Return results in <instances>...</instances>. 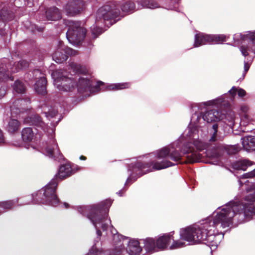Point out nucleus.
Returning a JSON list of instances; mask_svg holds the SVG:
<instances>
[{
	"mask_svg": "<svg viewBox=\"0 0 255 255\" xmlns=\"http://www.w3.org/2000/svg\"><path fill=\"white\" fill-rule=\"evenodd\" d=\"M70 67L71 77L66 76L60 70H55L51 74L54 84L59 91L74 92L77 90L85 97L91 93L104 91V83L101 81L94 82L88 74V70L85 66L71 63Z\"/></svg>",
	"mask_w": 255,
	"mask_h": 255,
	"instance_id": "f257e3e1",
	"label": "nucleus"
},
{
	"mask_svg": "<svg viewBox=\"0 0 255 255\" xmlns=\"http://www.w3.org/2000/svg\"><path fill=\"white\" fill-rule=\"evenodd\" d=\"M23 122L25 124L32 125L40 128L44 131L41 141L38 146L36 147L32 141L35 138V133L31 128L22 129L21 137L23 141L26 144L25 147H30L40 151L43 154L55 160L60 161L63 159V156L60 152L57 144L54 138V130L52 128L47 127L38 115H33L24 118Z\"/></svg>",
	"mask_w": 255,
	"mask_h": 255,
	"instance_id": "f03ea898",
	"label": "nucleus"
},
{
	"mask_svg": "<svg viewBox=\"0 0 255 255\" xmlns=\"http://www.w3.org/2000/svg\"><path fill=\"white\" fill-rule=\"evenodd\" d=\"M111 205V200L107 199L97 204L76 207L78 212L86 216L95 227L98 238L101 236L99 228L101 227L104 231H107L111 223V219L108 217Z\"/></svg>",
	"mask_w": 255,
	"mask_h": 255,
	"instance_id": "7ed1b4c3",
	"label": "nucleus"
},
{
	"mask_svg": "<svg viewBox=\"0 0 255 255\" xmlns=\"http://www.w3.org/2000/svg\"><path fill=\"white\" fill-rule=\"evenodd\" d=\"M245 200L248 202L223 208L214 217V224H221L223 228L229 227L232 224L233 218L237 214H243L246 218H251L255 214V193L246 196Z\"/></svg>",
	"mask_w": 255,
	"mask_h": 255,
	"instance_id": "20e7f679",
	"label": "nucleus"
},
{
	"mask_svg": "<svg viewBox=\"0 0 255 255\" xmlns=\"http://www.w3.org/2000/svg\"><path fill=\"white\" fill-rule=\"evenodd\" d=\"M175 164L168 160H162L161 162L151 161L143 162L137 161L131 163L129 167V170L131 171L128 178L126 183L128 184L134 181L142 175L151 172L153 170H158L174 165Z\"/></svg>",
	"mask_w": 255,
	"mask_h": 255,
	"instance_id": "39448f33",
	"label": "nucleus"
},
{
	"mask_svg": "<svg viewBox=\"0 0 255 255\" xmlns=\"http://www.w3.org/2000/svg\"><path fill=\"white\" fill-rule=\"evenodd\" d=\"M58 182L55 178L52 179L47 185L36 193V202L56 206L59 203V199L56 194Z\"/></svg>",
	"mask_w": 255,
	"mask_h": 255,
	"instance_id": "423d86ee",
	"label": "nucleus"
},
{
	"mask_svg": "<svg viewBox=\"0 0 255 255\" xmlns=\"http://www.w3.org/2000/svg\"><path fill=\"white\" fill-rule=\"evenodd\" d=\"M208 147V144L200 140H195L193 143L185 144L182 148L184 154H186V163H193L200 161L202 155L198 151H202Z\"/></svg>",
	"mask_w": 255,
	"mask_h": 255,
	"instance_id": "0eeeda50",
	"label": "nucleus"
},
{
	"mask_svg": "<svg viewBox=\"0 0 255 255\" xmlns=\"http://www.w3.org/2000/svg\"><path fill=\"white\" fill-rule=\"evenodd\" d=\"M65 25L68 27L66 37L73 45H78L84 38L86 30L81 25V22L71 20L65 21Z\"/></svg>",
	"mask_w": 255,
	"mask_h": 255,
	"instance_id": "6e6552de",
	"label": "nucleus"
},
{
	"mask_svg": "<svg viewBox=\"0 0 255 255\" xmlns=\"http://www.w3.org/2000/svg\"><path fill=\"white\" fill-rule=\"evenodd\" d=\"M8 60L4 59L0 64V83L5 81L8 79L11 81L13 80V78L10 76L11 73L17 72L21 70L25 69L28 66V63L25 60H21L17 63H14L12 67H10V70L8 66H11V64L7 65Z\"/></svg>",
	"mask_w": 255,
	"mask_h": 255,
	"instance_id": "1a4fd4ad",
	"label": "nucleus"
},
{
	"mask_svg": "<svg viewBox=\"0 0 255 255\" xmlns=\"http://www.w3.org/2000/svg\"><path fill=\"white\" fill-rule=\"evenodd\" d=\"M77 54V51L65 46L62 41H58L52 57L56 63H61L65 61L68 56H75Z\"/></svg>",
	"mask_w": 255,
	"mask_h": 255,
	"instance_id": "9d476101",
	"label": "nucleus"
},
{
	"mask_svg": "<svg viewBox=\"0 0 255 255\" xmlns=\"http://www.w3.org/2000/svg\"><path fill=\"white\" fill-rule=\"evenodd\" d=\"M234 39L236 41H249L247 45H242L240 49L242 54L245 56L249 55L248 51H252L255 53V31L249 32L247 34L236 33L234 35Z\"/></svg>",
	"mask_w": 255,
	"mask_h": 255,
	"instance_id": "9b49d317",
	"label": "nucleus"
},
{
	"mask_svg": "<svg viewBox=\"0 0 255 255\" xmlns=\"http://www.w3.org/2000/svg\"><path fill=\"white\" fill-rule=\"evenodd\" d=\"M226 36L223 34L210 35L199 32L195 35L194 46L198 47L203 45L217 43L225 41Z\"/></svg>",
	"mask_w": 255,
	"mask_h": 255,
	"instance_id": "f8f14e48",
	"label": "nucleus"
},
{
	"mask_svg": "<svg viewBox=\"0 0 255 255\" xmlns=\"http://www.w3.org/2000/svg\"><path fill=\"white\" fill-rule=\"evenodd\" d=\"M200 234H202V228L187 227L181 229L180 236L183 240L197 244L199 243V241L202 238H200Z\"/></svg>",
	"mask_w": 255,
	"mask_h": 255,
	"instance_id": "ddd939ff",
	"label": "nucleus"
},
{
	"mask_svg": "<svg viewBox=\"0 0 255 255\" xmlns=\"http://www.w3.org/2000/svg\"><path fill=\"white\" fill-rule=\"evenodd\" d=\"M30 100L28 98L18 99L14 101L10 106V111L12 116H18L24 119L25 117L22 116L24 112H27L29 109V105Z\"/></svg>",
	"mask_w": 255,
	"mask_h": 255,
	"instance_id": "4468645a",
	"label": "nucleus"
},
{
	"mask_svg": "<svg viewBox=\"0 0 255 255\" xmlns=\"http://www.w3.org/2000/svg\"><path fill=\"white\" fill-rule=\"evenodd\" d=\"M125 239H127V237L119 234L113 226V255H123V241Z\"/></svg>",
	"mask_w": 255,
	"mask_h": 255,
	"instance_id": "2eb2a0df",
	"label": "nucleus"
},
{
	"mask_svg": "<svg viewBox=\"0 0 255 255\" xmlns=\"http://www.w3.org/2000/svg\"><path fill=\"white\" fill-rule=\"evenodd\" d=\"M200 238H202L199 241V243L206 245L211 249H216L217 247L218 242L216 236L212 233L211 230L206 229L205 226L202 228V234H200Z\"/></svg>",
	"mask_w": 255,
	"mask_h": 255,
	"instance_id": "dca6fc26",
	"label": "nucleus"
},
{
	"mask_svg": "<svg viewBox=\"0 0 255 255\" xmlns=\"http://www.w3.org/2000/svg\"><path fill=\"white\" fill-rule=\"evenodd\" d=\"M33 78L35 79H39L34 85V89L39 94L44 95L46 93V80L40 71L38 69L34 70L32 72Z\"/></svg>",
	"mask_w": 255,
	"mask_h": 255,
	"instance_id": "f3484780",
	"label": "nucleus"
},
{
	"mask_svg": "<svg viewBox=\"0 0 255 255\" xmlns=\"http://www.w3.org/2000/svg\"><path fill=\"white\" fill-rule=\"evenodd\" d=\"M84 3L81 0H70L64 8L67 15L74 16L83 9Z\"/></svg>",
	"mask_w": 255,
	"mask_h": 255,
	"instance_id": "a211bd4d",
	"label": "nucleus"
},
{
	"mask_svg": "<svg viewBox=\"0 0 255 255\" xmlns=\"http://www.w3.org/2000/svg\"><path fill=\"white\" fill-rule=\"evenodd\" d=\"M79 169H80V167L77 166L75 167L74 165L72 166L68 163L63 164L60 166L58 172L54 178L56 180L57 178L60 179L66 178L75 173Z\"/></svg>",
	"mask_w": 255,
	"mask_h": 255,
	"instance_id": "6ab92c4d",
	"label": "nucleus"
},
{
	"mask_svg": "<svg viewBox=\"0 0 255 255\" xmlns=\"http://www.w3.org/2000/svg\"><path fill=\"white\" fill-rule=\"evenodd\" d=\"M103 19L104 22H108L107 25H112V7L109 4L105 5L100 8L97 12L96 19Z\"/></svg>",
	"mask_w": 255,
	"mask_h": 255,
	"instance_id": "aec40b11",
	"label": "nucleus"
},
{
	"mask_svg": "<svg viewBox=\"0 0 255 255\" xmlns=\"http://www.w3.org/2000/svg\"><path fill=\"white\" fill-rule=\"evenodd\" d=\"M157 157L158 158H165L169 157L174 161H179L181 159V156L179 151L176 150H171L168 147H165L157 151Z\"/></svg>",
	"mask_w": 255,
	"mask_h": 255,
	"instance_id": "412c9836",
	"label": "nucleus"
},
{
	"mask_svg": "<svg viewBox=\"0 0 255 255\" xmlns=\"http://www.w3.org/2000/svg\"><path fill=\"white\" fill-rule=\"evenodd\" d=\"M174 232L169 234H165L159 237L156 241V248L160 250H164L167 248L171 240H173V235L171 234Z\"/></svg>",
	"mask_w": 255,
	"mask_h": 255,
	"instance_id": "4be33fe9",
	"label": "nucleus"
},
{
	"mask_svg": "<svg viewBox=\"0 0 255 255\" xmlns=\"http://www.w3.org/2000/svg\"><path fill=\"white\" fill-rule=\"evenodd\" d=\"M61 13L56 7H52L47 8L45 11V15L42 16L41 19L43 20H57L61 18Z\"/></svg>",
	"mask_w": 255,
	"mask_h": 255,
	"instance_id": "5701e85b",
	"label": "nucleus"
},
{
	"mask_svg": "<svg viewBox=\"0 0 255 255\" xmlns=\"http://www.w3.org/2000/svg\"><path fill=\"white\" fill-rule=\"evenodd\" d=\"M203 120L207 123L220 121L223 119L222 115L217 110L213 109L206 112L203 115Z\"/></svg>",
	"mask_w": 255,
	"mask_h": 255,
	"instance_id": "b1692460",
	"label": "nucleus"
},
{
	"mask_svg": "<svg viewBox=\"0 0 255 255\" xmlns=\"http://www.w3.org/2000/svg\"><path fill=\"white\" fill-rule=\"evenodd\" d=\"M139 242L136 240H131L128 244L127 252L129 255H139L142 251Z\"/></svg>",
	"mask_w": 255,
	"mask_h": 255,
	"instance_id": "393cba45",
	"label": "nucleus"
},
{
	"mask_svg": "<svg viewBox=\"0 0 255 255\" xmlns=\"http://www.w3.org/2000/svg\"><path fill=\"white\" fill-rule=\"evenodd\" d=\"M242 144L244 148L247 151L255 150V137L249 136L243 138Z\"/></svg>",
	"mask_w": 255,
	"mask_h": 255,
	"instance_id": "a878e982",
	"label": "nucleus"
},
{
	"mask_svg": "<svg viewBox=\"0 0 255 255\" xmlns=\"http://www.w3.org/2000/svg\"><path fill=\"white\" fill-rule=\"evenodd\" d=\"M253 162L248 159H243L236 161L233 164V167L236 170H246L248 167L251 166Z\"/></svg>",
	"mask_w": 255,
	"mask_h": 255,
	"instance_id": "bb28decb",
	"label": "nucleus"
},
{
	"mask_svg": "<svg viewBox=\"0 0 255 255\" xmlns=\"http://www.w3.org/2000/svg\"><path fill=\"white\" fill-rule=\"evenodd\" d=\"M41 108L42 109V112L49 120L55 118L58 113L57 110L55 108L49 107L46 105L42 106Z\"/></svg>",
	"mask_w": 255,
	"mask_h": 255,
	"instance_id": "cd10ccee",
	"label": "nucleus"
},
{
	"mask_svg": "<svg viewBox=\"0 0 255 255\" xmlns=\"http://www.w3.org/2000/svg\"><path fill=\"white\" fill-rule=\"evenodd\" d=\"M14 17L13 12L8 7H3L0 11V18L3 21L12 20Z\"/></svg>",
	"mask_w": 255,
	"mask_h": 255,
	"instance_id": "c85d7f7f",
	"label": "nucleus"
},
{
	"mask_svg": "<svg viewBox=\"0 0 255 255\" xmlns=\"http://www.w3.org/2000/svg\"><path fill=\"white\" fill-rule=\"evenodd\" d=\"M36 198H38V196H36V193L33 194L32 195H27L22 198H17L18 199V201L20 200L21 201L19 204V206L25 205L29 204L30 203H34L37 204L40 203V202H36Z\"/></svg>",
	"mask_w": 255,
	"mask_h": 255,
	"instance_id": "c756f323",
	"label": "nucleus"
},
{
	"mask_svg": "<svg viewBox=\"0 0 255 255\" xmlns=\"http://www.w3.org/2000/svg\"><path fill=\"white\" fill-rule=\"evenodd\" d=\"M18 203V199H14L11 200L0 202V214L2 212V210L11 209L13 206Z\"/></svg>",
	"mask_w": 255,
	"mask_h": 255,
	"instance_id": "7c9ffc66",
	"label": "nucleus"
},
{
	"mask_svg": "<svg viewBox=\"0 0 255 255\" xmlns=\"http://www.w3.org/2000/svg\"><path fill=\"white\" fill-rule=\"evenodd\" d=\"M19 122L14 119H11L6 126V129L9 132L13 133L17 131L19 127Z\"/></svg>",
	"mask_w": 255,
	"mask_h": 255,
	"instance_id": "2f4dec72",
	"label": "nucleus"
},
{
	"mask_svg": "<svg viewBox=\"0 0 255 255\" xmlns=\"http://www.w3.org/2000/svg\"><path fill=\"white\" fill-rule=\"evenodd\" d=\"M86 255H111V251L110 250L103 251L99 250L96 247V244L93 246Z\"/></svg>",
	"mask_w": 255,
	"mask_h": 255,
	"instance_id": "473e14b6",
	"label": "nucleus"
},
{
	"mask_svg": "<svg viewBox=\"0 0 255 255\" xmlns=\"http://www.w3.org/2000/svg\"><path fill=\"white\" fill-rule=\"evenodd\" d=\"M142 241L144 244L145 249L148 252L152 251L156 248V242L153 238H149Z\"/></svg>",
	"mask_w": 255,
	"mask_h": 255,
	"instance_id": "72a5a7b5",
	"label": "nucleus"
},
{
	"mask_svg": "<svg viewBox=\"0 0 255 255\" xmlns=\"http://www.w3.org/2000/svg\"><path fill=\"white\" fill-rule=\"evenodd\" d=\"M121 6L117 5L116 2L113 1V24L120 20L121 16L120 15V7Z\"/></svg>",
	"mask_w": 255,
	"mask_h": 255,
	"instance_id": "f704fd0d",
	"label": "nucleus"
},
{
	"mask_svg": "<svg viewBox=\"0 0 255 255\" xmlns=\"http://www.w3.org/2000/svg\"><path fill=\"white\" fill-rule=\"evenodd\" d=\"M13 90L17 93H23L25 92V87L24 84L19 80H16L13 86Z\"/></svg>",
	"mask_w": 255,
	"mask_h": 255,
	"instance_id": "c9c22d12",
	"label": "nucleus"
},
{
	"mask_svg": "<svg viewBox=\"0 0 255 255\" xmlns=\"http://www.w3.org/2000/svg\"><path fill=\"white\" fill-rule=\"evenodd\" d=\"M130 84L129 83H122L113 84V90H122L129 88Z\"/></svg>",
	"mask_w": 255,
	"mask_h": 255,
	"instance_id": "e433bc0d",
	"label": "nucleus"
},
{
	"mask_svg": "<svg viewBox=\"0 0 255 255\" xmlns=\"http://www.w3.org/2000/svg\"><path fill=\"white\" fill-rule=\"evenodd\" d=\"M134 8V4L131 1L127 2L121 6L122 10L125 12L132 10Z\"/></svg>",
	"mask_w": 255,
	"mask_h": 255,
	"instance_id": "4c0bfd02",
	"label": "nucleus"
},
{
	"mask_svg": "<svg viewBox=\"0 0 255 255\" xmlns=\"http://www.w3.org/2000/svg\"><path fill=\"white\" fill-rule=\"evenodd\" d=\"M228 154L234 155L237 153L240 150V147L237 145H231L226 149Z\"/></svg>",
	"mask_w": 255,
	"mask_h": 255,
	"instance_id": "58836bf2",
	"label": "nucleus"
},
{
	"mask_svg": "<svg viewBox=\"0 0 255 255\" xmlns=\"http://www.w3.org/2000/svg\"><path fill=\"white\" fill-rule=\"evenodd\" d=\"M173 240V243L171 245V246H170L169 249L170 250H174L178 248H182L184 247L185 245V243L184 242L180 241L179 240H174V239Z\"/></svg>",
	"mask_w": 255,
	"mask_h": 255,
	"instance_id": "ea45409f",
	"label": "nucleus"
},
{
	"mask_svg": "<svg viewBox=\"0 0 255 255\" xmlns=\"http://www.w3.org/2000/svg\"><path fill=\"white\" fill-rule=\"evenodd\" d=\"M255 177V168L251 172L245 173L242 175L243 178H249Z\"/></svg>",
	"mask_w": 255,
	"mask_h": 255,
	"instance_id": "a19ab883",
	"label": "nucleus"
},
{
	"mask_svg": "<svg viewBox=\"0 0 255 255\" xmlns=\"http://www.w3.org/2000/svg\"><path fill=\"white\" fill-rule=\"evenodd\" d=\"M221 147L220 145H216L213 147L214 150L213 152V156L214 157H218L219 156V151Z\"/></svg>",
	"mask_w": 255,
	"mask_h": 255,
	"instance_id": "79ce46f5",
	"label": "nucleus"
},
{
	"mask_svg": "<svg viewBox=\"0 0 255 255\" xmlns=\"http://www.w3.org/2000/svg\"><path fill=\"white\" fill-rule=\"evenodd\" d=\"M237 92L238 96L241 98L244 97L246 95V91L242 88H239L238 89Z\"/></svg>",
	"mask_w": 255,
	"mask_h": 255,
	"instance_id": "37998d69",
	"label": "nucleus"
},
{
	"mask_svg": "<svg viewBox=\"0 0 255 255\" xmlns=\"http://www.w3.org/2000/svg\"><path fill=\"white\" fill-rule=\"evenodd\" d=\"M95 27L92 28V33L94 37H96L98 35L102 33V31L100 28H97L96 30H94Z\"/></svg>",
	"mask_w": 255,
	"mask_h": 255,
	"instance_id": "c03bdc74",
	"label": "nucleus"
},
{
	"mask_svg": "<svg viewBox=\"0 0 255 255\" xmlns=\"http://www.w3.org/2000/svg\"><path fill=\"white\" fill-rule=\"evenodd\" d=\"M238 91V89L235 87H233L232 89L229 91L230 94L232 97H235V96L236 95L237 92Z\"/></svg>",
	"mask_w": 255,
	"mask_h": 255,
	"instance_id": "a18cd8bd",
	"label": "nucleus"
},
{
	"mask_svg": "<svg viewBox=\"0 0 255 255\" xmlns=\"http://www.w3.org/2000/svg\"><path fill=\"white\" fill-rule=\"evenodd\" d=\"M6 94V89L5 87H1L0 88V99L2 98Z\"/></svg>",
	"mask_w": 255,
	"mask_h": 255,
	"instance_id": "49530a36",
	"label": "nucleus"
},
{
	"mask_svg": "<svg viewBox=\"0 0 255 255\" xmlns=\"http://www.w3.org/2000/svg\"><path fill=\"white\" fill-rule=\"evenodd\" d=\"M4 138L2 131L0 129V145L4 143Z\"/></svg>",
	"mask_w": 255,
	"mask_h": 255,
	"instance_id": "de8ad7c7",
	"label": "nucleus"
},
{
	"mask_svg": "<svg viewBox=\"0 0 255 255\" xmlns=\"http://www.w3.org/2000/svg\"><path fill=\"white\" fill-rule=\"evenodd\" d=\"M250 68V65L247 63L245 62L244 64V72L245 73L244 74V76L246 75V73L248 71L249 69Z\"/></svg>",
	"mask_w": 255,
	"mask_h": 255,
	"instance_id": "09e8293b",
	"label": "nucleus"
},
{
	"mask_svg": "<svg viewBox=\"0 0 255 255\" xmlns=\"http://www.w3.org/2000/svg\"><path fill=\"white\" fill-rule=\"evenodd\" d=\"M212 128L214 131V133L217 134L218 132V125L217 124H214L212 126Z\"/></svg>",
	"mask_w": 255,
	"mask_h": 255,
	"instance_id": "8fccbe9b",
	"label": "nucleus"
},
{
	"mask_svg": "<svg viewBox=\"0 0 255 255\" xmlns=\"http://www.w3.org/2000/svg\"><path fill=\"white\" fill-rule=\"evenodd\" d=\"M61 120V119L60 118H58V121H54V120H53L51 123V126H52L53 127H55L57 124H58V123Z\"/></svg>",
	"mask_w": 255,
	"mask_h": 255,
	"instance_id": "3c124183",
	"label": "nucleus"
},
{
	"mask_svg": "<svg viewBox=\"0 0 255 255\" xmlns=\"http://www.w3.org/2000/svg\"><path fill=\"white\" fill-rule=\"evenodd\" d=\"M217 134L213 133L211 138L210 139V141H215L216 140Z\"/></svg>",
	"mask_w": 255,
	"mask_h": 255,
	"instance_id": "603ef678",
	"label": "nucleus"
},
{
	"mask_svg": "<svg viewBox=\"0 0 255 255\" xmlns=\"http://www.w3.org/2000/svg\"><path fill=\"white\" fill-rule=\"evenodd\" d=\"M86 157H85V156H82H82H81L80 157V160H86Z\"/></svg>",
	"mask_w": 255,
	"mask_h": 255,
	"instance_id": "864d4df0",
	"label": "nucleus"
},
{
	"mask_svg": "<svg viewBox=\"0 0 255 255\" xmlns=\"http://www.w3.org/2000/svg\"><path fill=\"white\" fill-rule=\"evenodd\" d=\"M0 34L1 35H4V32L3 31V30L2 29L0 30Z\"/></svg>",
	"mask_w": 255,
	"mask_h": 255,
	"instance_id": "5fc2aeb1",
	"label": "nucleus"
},
{
	"mask_svg": "<svg viewBox=\"0 0 255 255\" xmlns=\"http://www.w3.org/2000/svg\"><path fill=\"white\" fill-rule=\"evenodd\" d=\"M64 205L65 207V208H67L69 207V205L66 203H64Z\"/></svg>",
	"mask_w": 255,
	"mask_h": 255,
	"instance_id": "6e6d98bb",
	"label": "nucleus"
},
{
	"mask_svg": "<svg viewBox=\"0 0 255 255\" xmlns=\"http://www.w3.org/2000/svg\"><path fill=\"white\" fill-rule=\"evenodd\" d=\"M117 193L119 194L120 196H122L123 192L121 191H120L119 193Z\"/></svg>",
	"mask_w": 255,
	"mask_h": 255,
	"instance_id": "4d7b16f0",
	"label": "nucleus"
},
{
	"mask_svg": "<svg viewBox=\"0 0 255 255\" xmlns=\"http://www.w3.org/2000/svg\"><path fill=\"white\" fill-rule=\"evenodd\" d=\"M38 30H39V31H41V28H40V29H38Z\"/></svg>",
	"mask_w": 255,
	"mask_h": 255,
	"instance_id": "13d9d810",
	"label": "nucleus"
}]
</instances>
